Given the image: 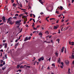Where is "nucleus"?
<instances>
[{
  "label": "nucleus",
  "mask_w": 74,
  "mask_h": 74,
  "mask_svg": "<svg viewBox=\"0 0 74 74\" xmlns=\"http://www.w3.org/2000/svg\"><path fill=\"white\" fill-rule=\"evenodd\" d=\"M9 23V24L10 25H12V24H14V23L12 22V21L11 20H8L7 21V23Z\"/></svg>",
  "instance_id": "obj_1"
},
{
  "label": "nucleus",
  "mask_w": 74,
  "mask_h": 74,
  "mask_svg": "<svg viewBox=\"0 0 74 74\" xmlns=\"http://www.w3.org/2000/svg\"><path fill=\"white\" fill-rule=\"evenodd\" d=\"M71 40H70L69 42V44H70V45H74V42H71Z\"/></svg>",
  "instance_id": "obj_2"
},
{
  "label": "nucleus",
  "mask_w": 74,
  "mask_h": 74,
  "mask_svg": "<svg viewBox=\"0 0 74 74\" xmlns=\"http://www.w3.org/2000/svg\"><path fill=\"white\" fill-rule=\"evenodd\" d=\"M65 63L66 64H68L69 63V61L67 60H66L65 61Z\"/></svg>",
  "instance_id": "obj_3"
},
{
  "label": "nucleus",
  "mask_w": 74,
  "mask_h": 74,
  "mask_svg": "<svg viewBox=\"0 0 74 74\" xmlns=\"http://www.w3.org/2000/svg\"><path fill=\"white\" fill-rule=\"evenodd\" d=\"M36 64L37 65H38V64H39V62H37V61H35L32 64H34V65H35V64Z\"/></svg>",
  "instance_id": "obj_4"
},
{
  "label": "nucleus",
  "mask_w": 74,
  "mask_h": 74,
  "mask_svg": "<svg viewBox=\"0 0 74 74\" xmlns=\"http://www.w3.org/2000/svg\"><path fill=\"white\" fill-rule=\"evenodd\" d=\"M59 27V25H57V26H54V28L53 29H54L55 30H56V29H57Z\"/></svg>",
  "instance_id": "obj_5"
},
{
  "label": "nucleus",
  "mask_w": 74,
  "mask_h": 74,
  "mask_svg": "<svg viewBox=\"0 0 74 74\" xmlns=\"http://www.w3.org/2000/svg\"><path fill=\"white\" fill-rule=\"evenodd\" d=\"M19 55V53H18V52H16L15 53H14V56H18V55Z\"/></svg>",
  "instance_id": "obj_6"
},
{
  "label": "nucleus",
  "mask_w": 74,
  "mask_h": 74,
  "mask_svg": "<svg viewBox=\"0 0 74 74\" xmlns=\"http://www.w3.org/2000/svg\"><path fill=\"white\" fill-rule=\"evenodd\" d=\"M2 20L3 21V22H6L5 21V17H4V16H3L2 17Z\"/></svg>",
  "instance_id": "obj_7"
},
{
  "label": "nucleus",
  "mask_w": 74,
  "mask_h": 74,
  "mask_svg": "<svg viewBox=\"0 0 74 74\" xmlns=\"http://www.w3.org/2000/svg\"><path fill=\"white\" fill-rule=\"evenodd\" d=\"M21 20H18V21H17L16 22V23H21Z\"/></svg>",
  "instance_id": "obj_8"
},
{
  "label": "nucleus",
  "mask_w": 74,
  "mask_h": 74,
  "mask_svg": "<svg viewBox=\"0 0 74 74\" xmlns=\"http://www.w3.org/2000/svg\"><path fill=\"white\" fill-rule=\"evenodd\" d=\"M22 59H23L22 58H18V60L19 62L20 61H22Z\"/></svg>",
  "instance_id": "obj_9"
},
{
  "label": "nucleus",
  "mask_w": 74,
  "mask_h": 74,
  "mask_svg": "<svg viewBox=\"0 0 74 74\" xmlns=\"http://www.w3.org/2000/svg\"><path fill=\"white\" fill-rule=\"evenodd\" d=\"M70 68L68 69V74H71V72H70Z\"/></svg>",
  "instance_id": "obj_10"
},
{
  "label": "nucleus",
  "mask_w": 74,
  "mask_h": 74,
  "mask_svg": "<svg viewBox=\"0 0 74 74\" xmlns=\"http://www.w3.org/2000/svg\"><path fill=\"white\" fill-rule=\"evenodd\" d=\"M45 33L46 34H49V32H48V31H45Z\"/></svg>",
  "instance_id": "obj_11"
},
{
  "label": "nucleus",
  "mask_w": 74,
  "mask_h": 74,
  "mask_svg": "<svg viewBox=\"0 0 74 74\" xmlns=\"http://www.w3.org/2000/svg\"><path fill=\"white\" fill-rule=\"evenodd\" d=\"M65 48L64 47H63L62 49H61V52L63 53V52L64 49Z\"/></svg>",
  "instance_id": "obj_12"
},
{
  "label": "nucleus",
  "mask_w": 74,
  "mask_h": 74,
  "mask_svg": "<svg viewBox=\"0 0 74 74\" xmlns=\"http://www.w3.org/2000/svg\"><path fill=\"white\" fill-rule=\"evenodd\" d=\"M17 5V4H16L15 3H14L13 4V7H16V5Z\"/></svg>",
  "instance_id": "obj_13"
},
{
  "label": "nucleus",
  "mask_w": 74,
  "mask_h": 74,
  "mask_svg": "<svg viewBox=\"0 0 74 74\" xmlns=\"http://www.w3.org/2000/svg\"><path fill=\"white\" fill-rule=\"evenodd\" d=\"M22 18H23H23H26V19H27V16H22Z\"/></svg>",
  "instance_id": "obj_14"
},
{
  "label": "nucleus",
  "mask_w": 74,
  "mask_h": 74,
  "mask_svg": "<svg viewBox=\"0 0 74 74\" xmlns=\"http://www.w3.org/2000/svg\"><path fill=\"white\" fill-rule=\"evenodd\" d=\"M63 25H62L61 26V31H63Z\"/></svg>",
  "instance_id": "obj_15"
},
{
  "label": "nucleus",
  "mask_w": 74,
  "mask_h": 74,
  "mask_svg": "<svg viewBox=\"0 0 74 74\" xmlns=\"http://www.w3.org/2000/svg\"><path fill=\"white\" fill-rule=\"evenodd\" d=\"M39 1L42 4H43V2L42 1V0H39Z\"/></svg>",
  "instance_id": "obj_16"
},
{
  "label": "nucleus",
  "mask_w": 74,
  "mask_h": 74,
  "mask_svg": "<svg viewBox=\"0 0 74 74\" xmlns=\"http://www.w3.org/2000/svg\"><path fill=\"white\" fill-rule=\"evenodd\" d=\"M58 8H59L60 10H63V7L62 6H60V8H59V7H58Z\"/></svg>",
  "instance_id": "obj_17"
},
{
  "label": "nucleus",
  "mask_w": 74,
  "mask_h": 74,
  "mask_svg": "<svg viewBox=\"0 0 74 74\" xmlns=\"http://www.w3.org/2000/svg\"><path fill=\"white\" fill-rule=\"evenodd\" d=\"M41 58V60H44V57L42 56Z\"/></svg>",
  "instance_id": "obj_18"
},
{
  "label": "nucleus",
  "mask_w": 74,
  "mask_h": 74,
  "mask_svg": "<svg viewBox=\"0 0 74 74\" xmlns=\"http://www.w3.org/2000/svg\"><path fill=\"white\" fill-rule=\"evenodd\" d=\"M7 43H6L5 44V46L4 48H7Z\"/></svg>",
  "instance_id": "obj_19"
},
{
  "label": "nucleus",
  "mask_w": 74,
  "mask_h": 74,
  "mask_svg": "<svg viewBox=\"0 0 74 74\" xmlns=\"http://www.w3.org/2000/svg\"><path fill=\"white\" fill-rule=\"evenodd\" d=\"M57 41H58V43H59V41H60V39H58L56 40Z\"/></svg>",
  "instance_id": "obj_20"
},
{
  "label": "nucleus",
  "mask_w": 74,
  "mask_h": 74,
  "mask_svg": "<svg viewBox=\"0 0 74 74\" xmlns=\"http://www.w3.org/2000/svg\"><path fill=\"white\" fill-rule=\"evenodd\" d=\"M71 26L70 25H69V26H68V27H67L66 28V30H67V29H68V28H69V27H70Z\"/></svg>",
  "instance_id": "obj_21"
},
{
  "label": "nucleus",
  "mask_w": 74,
  "mask_h": 74,
  "mask_svg": "<svg viewBox=\"0 0 74 74\" xmlns=\"http://www.w3.org/2000/svg\"><path fill=\"white\" fill-rule=\"evenodd\" d=\"M19 67H20V65H17L16 68V69H19Z\"/></svg>",
  "instance_id": "obj_22"
},
{
  "label": "nucleus",
  "mask_w": 74,
  "mask_h": 74,
  "mask_svg": "<svg viewBox=\"0 0 74 74\" xmlns=\"http://www.w3.org/2000/svg\"><path fill=\"white\" fill-rule=\"evenodd\" d=\"M39 36H42V34L41 33H39Z\"/></svg>",
  "instance_id": "obj_23"
},
{
  "label": "nucleus",
  "mask_w": 74,
  "mask_h": 74,
  "mask_svg": "<svg viewBox=\"0 0 74 74\" xmlns=\"http://www.w3.org/2000/svg\"><path fill=\"white\" fill-rule=\"evenodd\" d=\"M55 55H56L57 57H58V53L57 52H56Z\"/></svg>",
  "instance_id": "obj_24"
},
{
  "label": "nucleus",
  "mask_w": 74,
  "mask_h": 74,
  "mask_svg": "<svg viewBox=\"0 0 74 74\" xmlns=\"http://www.w3.org/2000/svg\"><path fill=\"white\" fill-rule=\"evenodd\" d=\"M41 58H40L39 59H38V62H40V61H41Z\"/></svg>",
  "instance_id": "obj_25"
},
{
  "label": "nucleus",
  "mask_w": 74,
  "mask_h": 74,
  "mask_svg": "<svg viewBox=\"0 0 74 74\" xmlns=\"http://www.w3.org/2000/svg\"><path fill=\"white\" fill-rule=\"evenodd\" d=\"M27 37L25 38L24 39V41H27Z\"/></svg>",
  "instance_id": "obj_26"
},
{
  "label": "nucleus",
  "mask_w": 74,
  "mask_h": 74,
  "mask_svg": "<svg viewBox=\"0 0 74 74\" xmlns=\"http://www.w3.org/2000/svg\"><path fill=\"white\" fill-rule=\"evenodd\" d=\"M59 11H56V13L57 14H59Z\"/></svg>",
  "instance_id": "obj_27"
},
{
  "label": "nucleus",
  "mask_w": 74,
  "mask_h": 74,
  "mask_svg": "<svg viewBox=\"0 0 74 74\" xmlns=\"http://www.w3.org/2000/svg\"><path fill=\"white\" fill-rule=\"evenodd\" d=\"M71 57H72V59H74V55H72Z\"/></svg>",
  "instance_id": "obj_28"
},
{
  "label": "nucleus",
  "mask_w": 74,
  "mask_h": 74,
  "mask_svg": "<svg viewBox=\"0 0 74 74\" xmlns=\"http://www.w3.org/2000/svg\"><path fill=\"white\" fill-rule=\"evenodd\" d=\"M11 19H12V18L11 17H10L8 19V21H9L11 20Z\"/></svg>",
  "instance_id": "obj_29"
},
{
  "label": "nucleus",
  "mask_w": 74,
  "mask_h": 74,
  "mask_svg": "<svg viewBox=\"0 0 74 74\" xmlns=\"http://www.w3.org/2000/svg\"><path fill=\"white\" fill-rule=\"evenodd\" d=\"M5 62H3V64H1L0 65H4V64H5Z\"/></svg>",
  "instance_id": "obj_30"
},
{
  "label": "nucleus",
  "mask_w": 74,
  "mask_h": 74,
  "mask_svg": "<svg viewBox=\"0 0 74 74\" xmlns=\"http://www.w3.org/2000/svg\"><path fill=\"white\" fill-rule=\"evenodd\" d=\"M3 62H4V61L2 60H1L0 61V63H3Z\"/></svg>",
  "instance_id": "obj_31"
},
{
  "label": "nucleus",
  "mask_w": 74,
  "mask_h": 74,
  "mask_svg": "<svg viewBox=\"0 0 74 74\" xmlns=\"http://www.w3.org/2000/svg\"><path fill=\"white\" fill-rule=\"evenodd\" d=\"M47 61H49V62H50V61H51V58H50L49 59H47Z\"/></svg>",
  "instance_id": "obj_32"
},
{
  "label": "nucleus",
  "mask_w": 74,
  "mask_h": 74,
  "mask_svg": "<svg viewBox=\"0 0 74 74\" xmlns=\"http://www.w3.org/2000/svg\"><path fill=\"white\" fill-rule=\"evenodd\" d=\"M37 28H35L34 27L33 28L34 30H37Z\"/></svg>",
  "instance_id": "obj_33"
},
{
  "label": "nucleus",
  "mask_w": 74,
  "mask_h": 74,
  "mask_svg": "<svg viewBox=\"0 0 74 74\" xmlns=\"http://www.w3.org/2000/svg\"><path fill=\"white\" fill-rule=\"evenodd\" d=\"M5 56V58L6 59H7V54H6Z\"/></svg>",
  "instance_id": "obj_34"
},
{
  "label": "nucleus",
  "mask_w": 74,
  "mask_h": 74,
  "mask_svg": "<svg viewBox=\"0 0 74 74\" xmlns=\"http://www.w3.org/2000/svg\"><path fill=\"white\" fill-rule=\"evenodd\" d=\"M60 67L61 68V69H63V65H61Z\"/></svg>",
  "instance_id": "obj_35"
},
{
  "label": "nucleus",
  "mask_w": 74,
  "mask_h": 74,
  "mask_svg": "<svg viewBox=\"0 0 74 74\" xmlns=\"http://www.w3.org/2000/svg\"><path fill=\"white\" fill-rule=\"evenodd\" d=\"M13 19H17V18H16V17H14L13 18Z\"/></svg>",
  "instance_id": "obj_36"
},
{
  "label": "nucleus",
  "mask_w": 74,
  "mask_h": 74,
  "mask_svg": "<svg viewBox=\"0 0 74 74\" xmlns=\"http://www.w3.org/2000/svg\"><path fill=\"white\" fill-rule=\"evenodd\" d=\"M25 66H27V68L28 67V68H30V66H26V65H25Z\"/></svg>",
  "instance_id": "obj_37"
},
{
  "label": "nucleus",
  "mask_w": 74,
  "mask_h": 74,
  "mask_svg": "<svg viewBox=\"0 0 74 74\" xmlns=\"http://www.w3.org/2000/svg\"><path fill=\"white\" fill-rule=\"evenodd\" d=\"M6 69V67H4V68H3L2 70H5V69Z\"/></svg>",
  "instance_id": "obj_38"
},
{
  "label": "nucleus",
  "mask_w": 74,
  "mask_h": 74,
  "mask_svg": "<svg viewBox=\"0 0 74 74\" xmlns=\"http://www.w3.org/2000/svg\"><path fill=\"white\" fill-rule=\"evenodd\" d=\"M42 30H44V25L42 26Z\"/></svg>",
  "instance_id": "obj_39"
},
{
  "label": "nucleus",
  "mask_w": 74,
  "mask_h": 74,
  "mask_svg": "<svg viewBox=\"0 0 74 74\" xmlns=\"http://www.w3.org/2000/svg\"><path fill=\"white\" fill-rule=\"evenodd\" d=\"M18 44H19V42H18L17 44H15V46H17V45H18Z\"/></svg>",
  "instance_id": "obj_40"
},
{
  "label": "nucleus",
  "mask_w": 74,
  "mask_h": 74,
  "mask_svg": "<svg viewBox=\"0 0 74 74\" xmlns=\"http://www.w3.org/2000/svg\"><path fill=\"white\" fill-rule=\"evenodd\" d=\"M20 7H21L22 8V3H20Z\"/></svg>",
  "instance_id": "obj_41"
},
{
  "label": "nucleus",
  "mask_w": 74,
  "mask_h": 74,
  "mask_svg": "<svg viewBox=\"0 0 74 74\" xmlns=\"http://www.w3.org/2000/svg\"><path fill=\"white\" fill-rule=\"evenodd\" d=\"M33 15V14H30V16L31 17H32V16H33V15Z\"/></svg>",
  "instance_id": "obj_42"
},
{
  "label": "nucleus",
  "mask_w": 74,
  "mask_h": 74,
  "mask_svg": "<svg viewBox=\"0 0 74 74\" xmlns=\"http://www.w3.org/2000/svg\"><path fill=\"white\" fill-rule=\"evenodd\" d=\"M11 1L12 2V3H13L14 2V0H11Z\"/></svg>",
  "instance_id": "obj_43"
},
{
  "label": "nucleus",
  "mask_w": 74,
  "mask_h": 74,
  "mask_svg": "<svg viewBox=\"0 0 74 74\" xmlns=\"http://www.w3.org/2000/svg\"><path fill=\"white\" fill-rule=\"evenodd\" d=\"M23 66H21L20 67V68L21 69V68H23Z\"/></svg>",
  "instance_id": "obj_44"
},
{
  "label": "nucleus",
  "mask_w": 74,
  "mask_h": 74,
  "mask_svg": "<svg viewBox=\"0 0 74 74\" xmlns=\"http://www.w3.org/2000/svg\"><path fill=\"white\" fill-rule=\"evenodd\" d=\"M21 16H22V15L21 14H20L19 16V17L20 18H21Z\"/></svg>",
  "instance_id": "obj_45"
},
{
  "label": "nucleus",
  "mask_w": 74,
  "mask_h": 74,
  "mask_svg": "<svg viewBox=\"0 0 74 74\" xmlns=\"http://www.w3.org/2000/svg\"><path fill=\"white\" fill-rule=\"evenodd\" d=\"M15 16H18V14H16L15 15Z\"/></svg>",
  "instance_id": "obj_46"
},
{
  "label": "nucleus",
  "mask_w": 74,
  "mask_h": 74,
  "mask_svg": "<svg viewBox=\"0 0 74 74\" xmlns=\"http://www.w3.org/2000/svg\"><path fill=\"white\" fill-rule=\"evenodd\" d=\"M58 33L59 34H60V29H59L58 30Z\"/></svg>",
  "instance_id": "obj_47"
},
{
  "label": "nucleus",
  "mask_w": 74,
  "mask_h": 74,
  "mask_svg": "<svg viewBox=\"0 0 74 74\" xmlns=\"http://www.w3.org/2000/svg\"><path fill=\"white\" fill-rule=\"evenodd\" d=\"M24 14H25L26 15H27L28 13L27 12H25L24 13Z\"/></svg>",
  "instance_id": "obj_48"
},
{
  "label": "nucleus",
  "mask_w": 74,
  "mask_h": 74,
  "mask_svg": "<svg viewBox=\"0 0 74 74\" xmlns=\"http://www.w3.org/2000/svg\"><path fill=\"white\" fill-rule=\"evenodd\" d=\"M50 19L51 20H52V19H55V18H50Z\"/></svg>",
  "instance_id": "obj_49"
},
{
  "label": "nucleus",
  "mask_w": 74,
  "mask_h": 74,
  "mask_svg": "<svg viewBox=\"0 0 74 74\" xmlns=\"http://www.w3.org/2000/svg\"><path fill=\"white\" fill-rule=\"evenodd\" d=\"M18 71H19L20 72H21L22 71L21 69H19L18 70Z\"/></svg>",
  "instance_id": "obj_50"
},
{
  "label": "nucleus",
  "mask_w": 74,
  "mask_h": 74,
  "mask_svg": "<svg viewBox=\"0 0 74 74\" xmlns=\"http://www.w3.org/2000/svg\"><path fill=\"white\" fill-rule=\"evenodd\" d=\"M4 23H1L0 24V25H3Z\"/></svg>",
  "instance_id": "obj_51"
},
{
  "label": "nucleus",
  "mask_w": 74,
  "mask_h": 74,
  "mask_svg": "<svg viewBox=\"0 0 74 74\" xmlns=\"http://www.w3.org/2000/svg\"><path fill=\"white\" fill-rule=\"evenodd\" d=\"M33 20L34 22H36V21H35V20L34 19H33Z\"/></svg>",
  "instance_id": "obj_52"
},
{
  "label": "nucleus",
  "mask_w": 74,
  "mask_h": 74,
  "mask_svg": "<svg viewBox=\"0 0 74 74\" xmlns=\"http://www.w3.org/2000/svg\"><path fill=\"white\" fill-rule=\"evenodd\" d=\"M59 20H57L56 22V23H59Z\"/></svg>",
  "instance_id": "obj_53"
},
{
  "label": "nucleus",
  "mask_w": 74,
  "mask_h": 74,
  "mask_svg": "<svg viewBox=\"0 0 74 74\" xmlns=\"http://www.w3.org/2000/svg\"><path fill=\"white\" fill-rule=\"evenodd\" d=\"M25 26H26V27H28V25H27V24H26L25 25Z\"/></svg>",
  "instance_id": "obj_54"
},
{
  "label": "nucleus",
  "mask_w": 74,
  "mask_h": 74,
  "mask_svg": "<svg viewBox=\"0 0 74 74\" xmlns=\"http://www.w3.org/2000/svg\"><path fill=\"white\" fill-rule=\"evenodd\" d=\"M3 60H5V57H3Z\"/></svg>",
  "instance_id": "obj_55"
},
{
  "label": "nucleus",
  "mask_w": 74,
  "mask_h": 74,
  "mask_svg": "<svg viewBox=\"0 0 74 74\" xmlns=\"http://www.w3.org/2000/svg\"><path fill=\"white\" fill-rule=\"evenodd\" d=\"M64 63H63V62H62L61 63V64H62V65H63L64 64Z\"/></svg>",
  "instance_id": "obj_56"
},
{
  "label": "nucleus",
  "mask_w": 74,
  "mask_h": 74,
  "mask_svg": "<svg viewBox=\"0 0 74 74\" xmlns=\"http://www.w3.org/2000/svg\"><path fill=\"white\" fill-rule=\"evenodd\" d=\"M40 27V25H38L37 26V28H38V27Z\"/></svg>",
  "instance_id": "obj_57"
},
{
  "label": "nucleus",
  "mask_w": 74,
  "mask_h": 74,
  "mask_svg": "<svg viewBox=\"0 0 74 74\" xmlns=\"http://www.w3.org/2000/svg\"><path fill=\"white\" fill-rule=\"evenodd\" d=\"M65 53H66V49H65Z\"/></svg>",
  "instance_id": "obj_58"
},
{
  "label": "nucleus",
  "mask_w": 74,
  "mask_h": 74,
  "mask_svg": "<svg viewBox=\"0 0 74 74\" xmlns=\"http://www.w3.org/2000/svg\"><path fill=\"white\" fill-rule=\"evenodd\" d=\"M68 21H69V20L68 19L65 21V22L66 23V22H68Z\"/></svg>",
  "instance_id": "obj_59"
},
{
  "label": "nucleus",
  "mask_w": 74,
  "mask_h": 74,
  "mask_svg": "<svg viewBox=\"0 0 74 74\" xmlns=\"http://www.w3.org/2000/svg\"><path fill=\"white\" fill-rule=\"evenodd\" d=\"M32 19H33L31 18L30 19H29V21H32Z\"/></svg>",
  "instance_id": "obj_60"
},
{
  "label": "nucleus",
  "mask_w": 74,
  "mask_h": 74,
  "mask_svg": "<svg viewBox=\"0 0 74 74\" xmlns=\"http://www.w3.org/2000/svg\"><path fill=\"white\" fill-rule=\"evenodd\" d=\"M0 51H1V52H3V50L2 49Z\"/></svg>",
  "instance_id": "obj_61"
},
{
  "label": "nucleus",
  "mask_w": 74,
  "mask_h": 74,
  "mask_svg": "<svg viewBox=\"0 0 74 74\" xmlns=\"http://www.w3.org/2000/svg\"><path fill=\"white\" fill-rule=\"evenodd\" d=\"M72 64H73L74 65V60L72 62Z\"/></svg>",
  "instance_id": "obj_62"
},
{
  "label": "nucleus",
  "mask_w": 74,
  "mask_h": 74,
  "mask_svg": "<svg viewBox=\"0 0 74 74\" xmlns=\"http://www.w3.org/2000/svg\"><path fill=\"white\" fill-rule=\"evenodd\" d=\"M72 52H74V48H73V49Z\"/></svg>",
  "instance_id": "obj_63"
},
{
  "label": "nucleus",
  "mask_w": 74,
  "mask_h": 74,
  "mask_svg": "<svg viewBox=\"0 0 74 74\" xmlns=\"http://www.w3.org/2000/svg\"><path fill=\"white\" fill-rule=\"evenodd\" d=\"M74 0H72V3H73V2H74Z\"/></svg>",
  "instance_id": "obj_64"
}]
</instances>
